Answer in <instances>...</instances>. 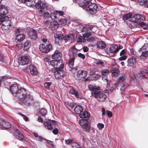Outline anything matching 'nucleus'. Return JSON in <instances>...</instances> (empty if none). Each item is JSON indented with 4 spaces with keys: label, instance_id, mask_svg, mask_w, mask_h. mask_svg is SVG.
I'll return each instance as SVG.
<instances>
[{
    "label": "nucleus",
    "instance_id": "56",
    "mask_svg": "<svg viewBox=\"0 0 148 148\" xmlns=\"http://www.w3.org/2000/svg\"><path fill=\"white\" fill-rule=\"evenodd\" d=\"M97 127L99 130H101L104 127V125L102 123H99L97 125Z\"/></svg>",
    "mask_w": 148,
    "mask_h": 148
},
{
    "label": "nucleus",
    "instance_id": "19",
    "mask_svg": "<svg viewBox=\"0 0 148 148\" xmlns=\"http://www.w3.org/2000/svg\"><path fill=\"white\" fill-rule=\"evenodd\" d=\"M55 40L57 42H61L63 38H64V36L61 32H58L54 34Z\"/></svg>",
    "mask_w": 148,
    "mask_h": 148
},
{
    "label": "nucleus",
    "instance_id": "25",
    "mask_svg": "<svg viewBox=\"0 0 148 148\" xmlns=\"http://www.w3.org/2000/svg\"><path fill=\"white\" fill-rule=\"evenodd\" d=\"M126 75L125 74H122L118 78L116 82L114 84L115 87L117 86L119 83L124 82L126 78Z\"/></svg>",
    "mask_w": 148,
    "mask_h": 148
},
{
    "label": "nucleus",
    "instance_id": "30",
    "mask_svg": "<svg viewBox=\"0 0 148 148\" xmlns=\"http://www.w3.org/2000/svg\"><path fill=\"white\" fill-rule=\"evenodd\" d=\"M90 116V113L84 110L79 114V117L82 119H88L89 118Z\"/></svg>",
    "mask_w": 148,
    "mask_h": 148
},
{
    "label": "nucleus",
    "instance_id": "20",
    "mask_svg": "<svg viewBox=\"0 0 148 148\" xmlns=\"http://www.w3.org/2000/svg\"><path fill=\"white\" fill-rule=\"evenodd\" d=\"M87 71L85 70H79L77 73V76L79 79L82 80L86 76Z\"/></svg>",
    "mask_w": 148,
    "mask_h": 148
},
{
    "label": "nucleus",
    "instance_id": "49",
    "mask_svg": "<svg viewBox=\"0 0 148 148\" xmlns=\"http://www.w3.org/2000/svg\"><path fill=\"white\" fill-rule=\"evenodd\" d=\"M78 50L76 47L75 46H73L71 47L70 49V52H73L74 53H76L77 54V51Z\"/></svg>",
    "mask_w": 148,
    "mask_h": 148
},
{
    "label": "nucleus",
    "instance_id": "63",
    "mask_svg": "<svg viewBox=\"0 0 148 148\" xmlns=\"http://www.w3.org/2000/svg\"><path fill=\"white\" fill-rule=\"evenodd\" d=\"M21 29L17 28L15 30L14 32L16 34H19V33L21 32Z\"/></svg>",
    "mask_w": 148,
    "mask_h": 148
},
{
    "label": "nucleus",
    "instance_id": "22",
    "mask_svg": "<svg viewBox=\"0 0 148 148\" xmlns=\"http://www.w3.org/2000/svg\"><path fill=\"white\" fill-rule=\"evenodd\" d=\"M73 1L77 3L80 6L82 7L85 9V8L86 6L88 1L85 0H73Z\"/></svg>",
    "mask_w": 148,
    "mask_h": 148
},
{
    "label": "nucleus",
    "instance_id": "5",
    "mask_svg": "<svg viewBox=\"0 0 148 148\" xmlns=\"http://www.w3.org/2000/svg\"><path fill=\"white\" fill-rule=\"evenodd\" d=\"M91 95L96 98L97 100L99 102L104 101L107 97L105 94L102 93L101 91L92 92H91Z\"/></svg>",
    "mask_w": 148,
    "mask_h": 148
},
{
    "label": "nucleus",
    "instance_id": "46",
    "mask_svg": "<svg viewBox=\"0 0 148 148\" xmlns=\"http://www.w3.org/2000/svg\"><path fill=\"white\" fill-rule=\"evenodd\" d=\"M47 110L45 108H42L40 110V114L41 116H44L47 114Z\"/></svg>",
    "mask_w": 148,
    "mask_h": 148
},
{
    "label": "nucleus",
    "instance_id": "12",
    "mask_svg": "<svg viewBox=\"0 0 148 148\" xmlns=\"http://www.w3.org/2000/svg\"><path fill=\"white\" fill-rule=\"evenodd\" d=\"M44 125L49 130H52L56 125V123L55 120L47 121L44 122Z\"/></svg>",
    "mask_w": 148,
    "mask_h": 148
},
{
    "label": "nucleus",
    "instance_id": "44",
    "mask_svg": "<svg viewBox=\"0 0 148 148\" xmlns=\"http://www.w3.org/2000/svg\"><path fill=\"white\" fill-rule=\"evenodd\" d=\"M134 15V14L133 15H132L131 14L129 13L125 14L124 15L123 17V19L124 21H126L128 20L129 18H130L129 20L130 21L132 22V21H130V18L132 17Z\"/></svg>",
    "mask_w": 148,
    "mask_h": 148
},
{
    "label": "nucleus",
    "instance_id": "64",
    "mask_svg": "<svg viewBox=\"0 0 148 148\" xmlns=\"http://www.w3.org/2000/svg\"><path fill=\"white\" fill-rule=\"evenodd\" d=\"M121 56V57H120L119 58V60H120V61L125 60L127 58V56L125 55L123 56Z\"/></svg>",
    "mask_w": 148,
    "mask_h": 148
},
{
    "label": "nucleus",
    "instance_id": "52",
    "mask_svg": "<svg viewBox=\"0 0 148 148\" xmlns=\"http://www.w3.org/2000/svg\"><path fill=\"white\" fill-rule=\"evenodd\" d=\"M51 84L50 82H46L44 83V85L45 88L47 89H48Z\"/></svg>",
    "mask_w": 148,
    "mask_h": 148
},
{
    "label": "nucleus",
    "instance_id": "35",
    "mask_svg": "<svg viewBox=\"0 0 148 148\" xmlns=\"http://www.w3.org/2000/svg\"><path fill=\"white\" fill-rule=\"evenodd\" d=\"M61 53L58 50H56L52 56V58L53 59H59L61 57Z\"/></svg>",
    "mask_w": 148,
    "mask_h": 148
},
{
    "label": "nucleus",
    "instance_id": "10",
    "mask_svg": "<svg viewBox=\"0 0 148 148\" xmlns=\"http://www.w3.org/2000/svg\"><path fill=\"white\" fill-rule=\"evenodd\" d=\"M50 63L51 65L54 67L56 69L57 68L63 69L64 67V64L60 60H52L50 62Z\"/></svg>",
    "mask_w": 148,
    "mask_h": 148
},
{
    "label": "nucleus",
    "instance_id": "55",
    "mask_svg": "<svg viewBox=\"0 0 148 148\" xmlns=\"http://www.w3.org/2000/svg\"><path fill=\"white\" fill-rule=\"evenodd\" d=\"M71 146L73 148H79V145L76 143H72L71 144Z\"/></svg>",
    "mask_w": 148,
    "mask_h": 148
},
{
    "label": "nucleus",
    "instance_id": "9",
    "mask_svg": "<svg viewBox=\"0 0 148 148\" xmlns=\"http://www.w3.org/2000/svg\"><path fill=\"white\" fill-rule=\"evenodd\" d=\"M105 51L107 53H116L118 51V45L115 44L108 45L106 47Z\"/></svg>",
    "mask_w": 148,
    "mask_h": 148
},
{
    "label": "nucleus",
    "instance_id": "48",
    "mask_svg": "<svg viewBox=\"0 0 148 148\" xmlns=\"http://www.w3.org/2000/svg\"><path fill=\"white\" fill-rule=\"evenodd\" d=\"M101 77L100 75L98 74H94L91 77V79L92 80H96L98 79Z\"/></svg>",
    "mask_w": 148,
    "mask_h": 148
},
{
    "label": "nucleus",
    "instance_id": "23",
    "mask_svg": "<svg viewBox=\"0 0 148 148\" xmlns=\"http://www.w3.org/2000/svg\"><path fill=\"white\" fill-rule=\"evenodd\" d=\"M28 38L33 40H35L37 38V34L35 29L30 30L28 32Z\"/></svg>",
    "mask_w": 148,
    "mask_h": 148
},
{
    "label": "nucleus",
    "instance_id": "27",
    "mask_svg": "<svg viewBox=\"0 0 148 148\" xmlns=\"http://www.w3.org/2000/svg\"><path fill=\"white\" fill-rule=\"evenodd\" d=\"M75 37V34L74 33H70L66 36H65V38L64 39L65 42L68 41L69 42H71L72 40H74Z\"/></svg>",
    "mask_w": 148,
    "mask_h": 148
},
{
    "label": "nucleus",
    "instance_id": "3",
    "mask_svg": "<svg viewBox=\"0 0 148 148\" xmlns=\"http://www.w3.org/2000/svg\"><path fill=\"white\" fill-rule=\"evenodd\" d=\"M3 18L0 19V25L1 24V28L3 29H9L11 26V21L8 20V16H5Z\"/></svg>",
    "mask_w": 148,
    "mask_h": 148
},
{
    "label": "nucleus",
    "instance_id": "11",
    "mask_svg": "<svg viewBox=\"0 0 148 148\" xmlns=\"http://www.w3.org/2000/svg\"><path fill=\"white\" fill-rule=\"evenodd\" d=\"M136 58L134 57L129 58L127 61V66L131 67L132 70H134L136 67Z\"/></svg>",
    "mask_w": 148,
    "mask_h": 148
},
{
    "label": "nucleus",
    "instance_id": "24",
    "mask_svg": "<svg viewBox=\"0 0 148 148\" xmlns=\"http://www.w3.org/2000/svg\"><path fill=\"white\" fill-rule=\"evenodd\" d=\"M0 125L3 128L5 129H9L11 126L9 122H6L2 118L0 119Z\"/></svg>",
    "mask_w": 148,
    "mask_h": 148
},
{
    "label": "nucleus",
    "instance_id": "43",
    "mask_svg": "<svg viewBox=\"0 0 148 148\" xmlns=\"http://www.w3.org/2000/svg\"><path fill=\"white\" fill-rule=\"evenodd\" d=\"M94 63L100 66H103L104 65V63L102 61L99 59H95L94 61Z\"/></svg>",
    "mask_w": 148,
    "mask_h": 148
},
{
    "label": "nucleus",
    "instance_id": "16",
    "mask_svg": "<svg viewBox=\"0 0 148 148\" xmlns=\"http://www.w3.org/2000/svg\"><path fill=\"white\" fill-rule=\"evenodd\" d=\"M63 69L57 68L54 72V75L57 78H62L65 75V72L62 70Z\"/></svg>",
    "mask_w": 148,
    "mask_h": 148
},
{
    "label": "nucleus",
    "instance_id": "15",
    "mask_svg": "<svg viewBox=\"0 0 148 148\" xmlns=\"http://www.w3.org/2000/svg\"><path fill=\"white\" fill-rule=\"evenodd\" d=\"M101 72L102 75V79L104 82H106L107 84V87L109 85V83L110 82L107 78L108 75L109 73V70L106 69H103L101 71Z\"/></svg>",
    "mask_w": 148,
    "mask_h": 148
},
{
    "label": "nucleus",
    "instance_id": "33",
    "mask_svg": "<svg viewBox=\"0 0 148 148\" xmlns=\"http://www.w3.org/2000/svg\"><path fill=\"white\" fill-rule=\"evenodd\" d=\"M111 72L112 76L114 77L117 76L119 73V70L116 68H112L111 69Z\"/></svg>",
    "mask_w": 148,
    "mask_h": 148
},
{
    "label": "nucleus",
    "instance_id": "37",
    "mask_svg": "<svg viewBox=\"0 0 148 148\" xmlns=\"http://www.w3.org/2000/svg\"><path fill=\"white\" fill-rule=\"evenodd\" d=\"M141 51L142 54L140 56V58L142 59H145L148 56V50L145 51Z\"/></svg>",
    "mask_w": 148,
    "mask_h": 148
},
{
    "label": "nucleus",
    "instance_id": "53",
    "mask_svg": "<svg viewBox=\"0 0 148 148\" xmlns=\"http://www.w3.org/2000/svg\"><path fill=\"white\" fill-rule=\"evenodd\" d=\"M95 40V38L93 36H90L88 37L87 39V40L88 42H92L94 41Z\"/></svg>",
    "mask_w": 148,
    "mask_h": 148
},
{
    "label": "nucleus",
    "instance_id": "26",
    "mask_svg": "<svg viewBox=\"0 0 148 148\" xmlns=\"http://www.w3.org/2000/svg\"><path fill=\"white\" fill-rule=\"evenodd\" d=\"M29 68L31 74L32 76H35L37 75L38 72L36 68L34 65L31 64L29 65Z\"/></svg>",
    "mask_w": 148,
    "mask_h": 148
},
{
    "label": "nucleus",
    "instance_id": "45",
    "mask_svg": "<svg viewBox=\"0 0 148 148\" xmlns=\"http://www.w3.org/2000/svg\"><path fill=\"white\" fill-rule=\"evenodd\" d=\"M45 11L41 12L42 14H41L40 13H39V14L40 16H43L45 18H47V20H48V17H49V14L48 11L47 12H45Z\"/></svg>",
    "mask_w": 148,
    "mask_h": 148
},
{
    "label": "nucleus",
    "instance_id": "47",
    "mask_svg": "<svg viewBox=\"0 0 148 148\" xmlns=\"http://www.w3.org/2000/svg\"><path fill=\"white\" fill-rule=\"evenodd\" d=\"M35 0H27V5L28 6L34 5L35 3Z\"/></svg>",
    "mask_w": 148,
    "mask_h": 148
},
{
    "label": "nucleus",
    "instance_id": "36",
    "mask_svg": "<svg viewBox=\"0 0 148 148\" xmlns=\"http://www.w3.org/2000/svg\"><path fill=\"white\" fill-rule=\"evenodd\" d=\"M74 110L76 113L79 114L84 110L82 107L79 106H77L75 108Z\"/></svg>",
    "mask_w": 148,
    "mask_h": 148
},
{
    "label": "nucleus",
    "instance_id": "57",
    "mask_svg": "<svg viewBox=\"0 0 148 148\" xmlns=\"http://www.w3.org/2000/svg\"><path fill=\"white\" fill-rule=\"evenodd\" d=\"M70 57L71 58H73L74 59H75V58L77 56V55L76 53H74L73 52H70Z\"/></svg>",
    "mask_w": 148,
    "mask_h": 148
},
{
    "label": "nucleus",
    "instance_id": "28",
    "mask_svg": "<svg viewBox=\"0 0 148 148\" xmlns=\"http://www.w3.org/2000/svg\"><path fill=\"white\" fill-rule=\"evenodd\" d=\"M14 135L16 138L20 140H23L24 136L22 133H20L17 129H14Z\"/></svg>",
    "mask_w": 148,
    "mask_h": 148
},
{
    "label": "nucleus",
    "instance_id": "42",
    "mask_svg": "<svg viewBox=\"0 0 148 148\" xmlns=\"http://www.w3.org/2000/svg\"><path fill=\"white\" fill-rule=\"evenodd\" d=\"M137 2L140 5L145 4V6L148 8V0H138Z\"/></svg>",
    "mask_w": 148,
    "mask_h": 148
},
{
    "label": "nucleus",
    "instance_id": "29",
    "mask_svg": "<svg viewBox=\"0 0 148 148\" xmlns=\"http://www.w3.org/2000/svg\"><path fill=\"white\" fill-rule=\"evenodd\" d=\"M81 31L83 32H87L90 30H91L93 28L97 29V27L93 26L91 25H88L85 26H82L81 27Z\"/></svg>",
    "mask_w": 148,
    "mask_h": 148
},
{
    "label": "nucleus",
    "instance_id": "51",
    "mask_svg": "<svg viewBox=\"0 0 148 148\" xmlns=\"http://www.w3.org/2000/svg\"><path fill=\"white\" fill-rule=\"evenodd\" d=\"M54 13L56 14V15L62 16L64 14V12L62 11L57 10L54 11Z\"/></svg>",
    "mask_w": 148,
    "mask_h": 148
},
{
    "label": "nucleus",
    "instance_id": "41",
    "mask_svg": "<svg viewBox=\"0 0 148 148\" xmlns=\"http://www.w3.org/2000/svg\"><path fill=\"white\" fill-rule=\"evenodd\" d=\"M75 60V59L73 58H71V57H70L69 60L68 62L69 66V67L72 68L73 67Z\"/></svg>",
    "mask_w": 148,
    "mask_h": 148
},
{
    "label": "nucleus",
    "instance_id": "38",
    "mask_svg": "<svg viewBox=\"0 0 148 148\" xmlns=\"http://www.w3.org/2000/svg\"><path fill=\"white\" fill-rule=\"evenodd\" d=\"M31 44V42L30 41L27 40L24 44V50H27L30 47Z\"/></svg>",
    "mask_w": 148,
    "mask_h": 148
},
{
    "label": "nucleus",
    "instance_id": "7",
    "mask_svg": "<svg viewBox=\"0 0 148 148\" xmlns=\"http://www.w3.org/2000/svg\"><path fill=\"white\" fill-rule=\"evenodd\" d=\"M52 49V45L49 42L40 44L39 46L40 51L42 53H47Z\"/></svg>",
    "mask_w": 148,
    "mask_h": 148
},
{
    "label": "nucleus",
    "instance_id": "21",
    "mask_svg": "<svg viewBox=\"0 0 148 148\" xmlns=\"http://www.w3.org/2000/svg\"><path fill=\"white\" fill-rule=\"evenodd\" d=\"M57 19L56 14V13L51 12L50 14L49 17H48V20H47L45 21V24L48 25L50 23L51 21H54V20Z\"/></svg>",
    "mask_w": 148,
    "mask_h": 148
},
{
    "label": "nucleus",
    "instance_id": "39",
    "mask_svg": "<svg viewBox=\"0 0 148 148\" xmlns=\"http://www.w3.org/2000/svg\"><path fill=\"white\" fill-rule=\"evenodd\" d=\"M96 45L97 47L100 49L104 48L106 47L105 44L102 41L98 42Z\"/></svg>",
    "mask_w": 148,
    "mask_h": 148
},
{
    "label": "nucleus",
    "instance_id": "6",
    "mask_svg": "<svg viewBox=\"0 0 148 148\" xmlns=\"http://www.w3.org/2000/svg\"><path fill=\"white\" fill-rule=\"evenodd\" d=\"M35 7L36 9L39 10V13L47 10V7L46 4L45 3H42L41 1H38L35 4Z\"/></svg>",
    "mask_w": 148,
    "mask_h": 148
},
{
    "label": "nucleus",
    "instance_id": "32",
    "mask_svg": "<svg viewBox=\"0 0 148 148\" xmlns=\"http://www.w3.org/2000/svg\"><path fill=\"white\" fill-rule=\"evenodd\" d=\"M69 92L71 94L74 95L76 98L79 99H81V97L79 96L78 92L73 88L70 89Z\"/></svg>",
    "mask_w": 148,
    "mask_h": 148
},
{
    "label": "nucleus",
    "instance_id": "18",
    "mask_svg": "<svg viewBox=\"0 0 148 148\" xmlns=\"http://www.w3.org/2000/svg\"><path fill=\"white\" fill-rule=\"evenodd\" d=\"M8 10L6 7L3 5L0 6V19L3 18L8 12Z\"/></svg>",
    "mask_w": 148,
    "mask_h": 148
},
{
    "label": "nucleus",
    "instance_id": "59",
    "mask_svg": "<svg viewBox=\"0 0 148 148\" xmlns=\"http://www.w3.org/2000/svg\"><path fill=\"white\" fill-rule=\"evenodd\" d=\"M106 113L109 117L110 118L112 117V114L111 111L108 110H106Z\"/></svg>",
    "mask_w": 148,
    "mask_h": 148
},
{
    "label": "nucleus",
    "instance_id": "61",
    "mask_svg": "<svg viewBox=\"0 0 148 148\" xmlns=\"http://www.w3.org/2000/svg\"><path fill=\"white\" fill-rule=\"evenodd\" d=\"M78 42H84V38L82 36H79L78 38Z\"/></svg>",
    "mask_w": 148,
    "mask_h": 148
},
{
    "label": "nucleus",
    "instance_id": "54",
    "mask_svg": "<svg viewBox=\"0 0 148 148\" xmlns=\"http://www.w3.org/2000/svg\"><path fill=\"white\" fill-rule=\"evenodd\" d=\"M18 114L21 116L22 117L23 119L26 121H28V118L25 115L21 113H18Z\"/></svg>",
    "mask_w": 148,
    "mask_h": 148
},
{
    "label": "nucleus",
    "instance_id": "4",
    "mask_svg": "<svg viewBox=\"0 0 148 148\" xmlns=\"http://www.w3.org/2000/svg\"><path fill=\"white\" fill-rule=\"evenodd\" d=\"M87 5L85 10L88 11L92 14H93L96 13L98 6L97 5L94 3H92L90 1L88 2Z\"/></svg>",
    "mask_w": 148,
    "mask_h": 148
},
{
    "label": "nucleus",
    "instance_id": "50",
    "mask_svg": "<svg viewBox=\"0 0 148 148\" xmlns=\"http://www.w3.org/2000/svg\"><path fill=\"white\" fill-rule=\"evenodd\" d=\"M148 44H145L140 49L139 51H145V50H148Z\"/></svg>",
    "mask_w": 148,
    "mask_h": 148
},
{
    "label": "nucleus",
    "instance_id": "31",
    "mask_svg": "<svg viewBox=\"0 0 148 148\" xmlns=\"http://www.w3.org/2000/svg\"><path fill=\"white\" fill-rule=\"evenodd\" d=\"M18 90V87L16 84H13L10 87V90L13 94L14 93L16 94Z\"/></svg>",
    "mask_w": 148,
    "mask_h": 148
},
{
    "label": "nucleus",
    "instance_id": "60",
    "mask_svg": "<svg viewBox=\"0 0 148 148\" xmlns=\"http://www.w3.org/2000/svg\"><path fill=\"white\" fill-rule=\"evenodd\" d=\"M60 22L62 23H63V24H65L67 20L65 18L60 19L58 20Z\"/></svg>",
    "mask_w": 148,
    "mask_h": 148
},
{
    "label": "nucleus",
    "instance_id": "34",
    "mask_svg": "<svg viewBox=\"0 0 148 148\" xmlns=\"http://www.w3.org/2000/svg\"><path fill=\"white\" fill-rule=\"evenodd\" d=\"M25 36L22 34H17L16 36V40L18 42L23 41L25 38Z\"/></svg>",
    "mask_w": 148,
    "mask_h": 148
},
{
    "label": "nucleus",
    "instance_id": "1",
    "mask_svg": "<svg viewBox=\"0 0 148 148\" xmlns=\"http://www.w3.org/2000/svg\"><path fill=\"white\" fill-rule=\"evenodd\" d=\"M130 20L133 23H138L144 29H148V25L144 23V21H145V16L144 15L141 14H134L130 18Z\"/></svg>",
    "mask_w": 148,
    "mask_h": 148
},
{
    "label": "nucleus",
    "instance_id": "14",
    "mask_svg": "<svg viewBox=\"0 0 148 148\" xmlns=\"http://www.w3.org/2000/svg\"><path fill=\"white\" fill-rule=\"evenodd\" d=\"M19 64L22 65L27 64L30 61L29 56L25 55L21 56L18 58Z\"/></svg>",
    "mask_w": 148,
    "mask_h": 148
},
{
    "label": "nucleus",
    "instance_id": "40",
    "mask_svg": "<svg viewBox=\"0 0 148 148\" xmlns=\"http://www.w3.org/2000/svg\"><path fill=\"white\" fill-rule=\"evenodd\" d=\"M88 88L89 90L93 91V92H97L96 91L100 89L99 87H96L91 85L88 86Z\"/></svg>",
    "mask_w": 148,
    "mask_h": 148
},
{
    "label": "nucleus",
    "instance_id": "13",
    "mask_svg": "<svg viewBox=\"0 0 148 148\" xmlns=\"http://www.w3.org/2000/svg\"><path fill=\"white\" fill-rule=\"evenodd\" d=\"M27 95L26 90L24 88L20 89L16 94V97L20 100Z\"/></svg>",
    "mask_w": 148,
    "mask_h": 148
},
{
    "label": "nucleus",
    "instance_id": "17",
    "mask_svg": "<svg viewBox=\"0 0 148 148\" xmlns=\"http://www.w3.org/2000/svg\"><path fill=\"white\" fill-rule=\"evenodd\" d=\"M46 27H48L49 29L52 30H56L58 27V23L57 21H51L50 23L48 25L45 24Z\"/></svg>",
    "mask_w": 148,
    "mask_h": 148
},
{
    "label": "nucleus",
    "instance_id": "2",
    "mask_svg": "<svg viewBox=\"0 0 148 148\" xmlns=\"http://www.w3.org/2000/svg\"><path fill=\"white\" fill-rule=\"evenodd\" d=\"M33 101V97L27 95L23 99L19 101L20 104L25 107L30 106Z\"/></svg>",
    "mask_w": 148,
    "mask_h": 148
},
{
    "label": "nucleus",
    "instance_id": "62",
    "mask_svg": "<svg viewBox=\"0 0 148 148\" xmlns=\"http://www.w3.org/2000/svg\"><path fill=\"white\" fill-rule=\"evenodd\" d=\"M77 55L79 57L82 58L83 59H84L85 58V56L84 55L82 54L81 53H79Z\"/></svg>",
    "mask_w": 148,
    "mask_h": 148
},
{
    "label": "nucleus",
    "instance_id": "58",
    "mask_svg": "<svg viewBox=\"0 0 148 148\" xmlns=\"http://www.w3.org/2000/svg\"><path fill=\"white\" fill-rule=\"evenodd\" d=\"M129 86L127 84H123L121 87V90L123 91H124Z\"/></svg>",
    "mask_w": 148,
    "mask_h": 148
},
{
    "label": "nucleus",
    "instance_id": "8",
    "mask_svg": "<svg viewBox=\"0 0 148 148\" xmlns=\"http://www.w3.org/2000/svg\"><path fill=\"white\" fill-rule=\"evenodd\" d=\"M79 124L82 128L84 129L85 131L88 132L89 131L90 128V125L88 120H81L79 121Z\"/></svg>",
    "mask_w": 148,
    "mask_h": 148
}]
</instances>
